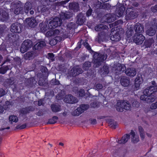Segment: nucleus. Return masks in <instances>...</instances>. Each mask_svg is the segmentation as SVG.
Returning a JSON list of instances; mask_svg holds the SVG:
<instances>
[{
	"label": "nucleus",
	"mask_w": 157,
	"mask_h": 157,
	"mask_svg": "<svg viewBox=\"0 0 157 157\" xmlns=\"http://www.w3.org/2000/svg\"><path fill=\"white\" fill-rule=\"evenodd\" d=\"M152 86L147 87L144 91V94L140 97L141 100L145 101L148 103L154 101L155 97L153 94L157 91V86L155 82H152Z\"/></svg>",
	"instance_id": "obj_1"
},
{
	"label": "nucleus",
	"mask_w": 157,
	"mask_h": 157,
	"mask_svg": "<svg viewBox=\"0 0 157 157\" xmlns=\"http://www.w3.org/2000/svg\"><path fill=\"white\" fill-rule=\"evenodd\" d=\"M136 35L134 39V42L137 44H142L144 40V37L141 33L143 31V26L139 23H137L135 26Z\"/></svg>",
	"instance_id": "obj_2"
},
{
	"label": "nucleus",
	"mask_w": 157,
	"mask_h": 157,
	"mask_svg": "<svg viewBox=\"0 0 157 157\" xmlns=\"http://www.w3.org/2000/svg\"><path fill=\"white\" fill-rule=\"evenodd\" d=\"M61 21L58 17H56L49 22L48 24V29H52L60 25Z\"/></svg>",
	"instance_id": "obj_3"
},
{
	"label": "nucleus",
	"mask_w": 157,
	"mask_h": 157,
	"mask_svg": "<svg viewBox=\"0 0 157 157\" xmlns=\"http://www.w3.org/2000/svg\"><path fill=\"white\" fill-rule=\"evenodd\" d=\"M32 45V43L29 40H25L22 43L21 47V52L22 53H24L27 50L30 48Z\"/></svg>",
	"instance_id": "obj_4"
},
{
	"label": "nucleus",
	"mask_w": 157,
	"mask_h": 157,
	"mask_svg": "<svg viewBox=\"0 0 157 157\" xmlns=\"http://www.w3.org/2000/svg\"><path fill=\"white\" fill-rule=\"evenodd\" d=\"M123 31L122 29H121L120 31L119 32H119L118 33H116L114 35H113V33H111V40L113 41H119L121 38V36L123 33Z\"/></svg>",
	"instance_id": "obj_5"
},
{
	"label": "nucleus",
	"mask_w": 157,
	"mask_h": 157,
	"mask_svg": "<svg viewBox=\"0 0 157 157\" xmlns=\"http://www.w3.org/2000/svg\"><path fill=\"white\" fill-rule=\"evenodd\" d=\"M64 101L69 103H74L77 102V99L71 95H68L65 96L64 99Z\"/></svg>",
	"instance_id": "obj_6"
},
{
	"label": "nucleus",
	"mask_w": 157,
	"mask_h": 157,
	"mask_svg": "<svg viewBox=\"0 0 157 157\" xmlns=\"http://www.w3.org/2000/svg\"><path fill=\"white\" fill-rule=\"evenodd\" d=\"M143 82L142 78L138 76L135 80V90H138L140 87V85Z\"/></svg>",
	"instance_id": "obj_7"
},
{
	"label": "nucleus",
	"mask_w": 157,
	"mask_h": 157,
	"mask_svg": "<svg viewBox=\"0 0 157 157\" xmlns=\"http://www.w3.org/2000/svg\"><path fill=\"white\" fill-rule=\"evenodd\" d=\"M25 22L32 27H33L37 25V23L34 18H28L25 21Z\"/></svg>",
	"instance_id": "obj_8"
},
{
	"label": "nucleus",
	"mask_w": 157,
	"mask_h": 157,
	"mask_svg": "<svg viewBox=\"0 0 157 157\" xmlns=\"http://www.w3.org/2000/svg\"><path fill=\"white\" fill-rule=\"evenodd\" d=\"M101 55L98 54L97 53H95L94 54V57L96 60L97 61H95L96 62H98L100 61H101L102 60H104L106 59L107 58V56L106 54L104 55L103 56H101L100 57ZM94 62H95L94 61Z\"/></svg>",
	"instance_id": "obj_9"
},
{
	"label": "nucleus",
	"mask_w": 157,
	"mask_h": 157,
	"mask_svg": "<svg viewBox=\"0 0 157 157\" xmlns=\"http://www.w3.org/2000/svg\"><path fill=\"white\" fill-rule=\"evenodd\" d=\"M89 107V106L87 105H81L80 108H78L76 110V111H78V113L74 114L75 115L78 116L80 114L82 113L83 111L87 109Z\"/></svg>",
	"instance_id": "obj_10"
},
{
	"label": "nucleus",
	"mask_w": 157,
	"mask_h": 157,
	"mask_svg": "<svg viewBox=\"0 0 157 157\" xmlns=\"http://www.w3.org/2000/svg\"><path fill=\"white\" fill-rule=\"evenodd\" d=\"M20 24L16 23L12 25L11 28V31L14 33H19L20 32L21 29Z\"/></svg>",
	"instance_id": "obj_11"
},
{
	"label": "nucleus",
	"mask_w": 157,
	"mask_h": 157,
	"mask_svg": "<svg viewBox=\"0 0 157 157\" xmlns=\"http://www.w3.org/2000/svg\"><path fill=\"white\" fill-rule=\"evenodd\" d=\"M59 32V30L55 29L54 30H50L46 34V36H53L55 37L58 35Z\"/></svg>",
	"instance_id": "obj_12"
},
{
	"label": "nucleus",
	"mask_w": 157,
	"mask_h": 157,
	"mask_svg": "<svg viewBox=\"0 0 157 157\" xmlns=\"http://www.w3.org/2000/svg\"><path fill=\"white\" fill-rule=\"evenodd\" d=\"M126 75L129 76L133 77L136 75V71L133 68H129L127 69L125 71Z\"/></svg>",
	"instance_id": "obj_13"
},
{
	"label": "nucleus",
	"mask_w": 157,
	"mask_h": 157,
	"mask_svg": "<svg viewBox=\"0 0 157 157\" xmlns=\"http://www.w3.org/2000/svg\"><path fill=\"white\" fill-rule=\"evenodd\" d=\"M131 134L132 136V141L134 143H136L139 141L138 136L136 135L135 132L131 131Z\"/></svg>",
	"instance_id": "obj_14"
},
{
	"label": "nucleus",
	"mask_w": 157,
	"mask_h": 157,
	"mask_svg": "<svg viewBox=\"0 0 157 157\" xmlns=\"http://www.w3.org/2000/svg\"><path fill=\"white\" fill-rule=\"evenodd\" d=\"M126 13L128 15V17L129 19H133L135 17V16L133 12L132 11L131 9H127L126 11Z\"/></svg>",
	"instance_id": "obj_15"
},
{
	"label": "nucleus",
	"mask_w": 157,
	"mask_h": 157,
	"mask_svg": "<svg viewBox=\"0 0 157 157\" xmlns=\"http://www.w3.org/2000/svg\"><path fill=\"white\" fill-rule=\"evenodd\" d=\"M122 104V101H118L117 102L116 105V108L117 111L120 112L123 111L124 107Z\"/></svg>",
	"instance_id": "obj_16"
},
{
	"label": "nucleus",
	"mask_w": 157,
	"mask_h": 157,
	"mask_svg": "<svg viewBox=\"0 0 157 157\" xmlns=\"http://www.w3.org/2000/svg\"><path fill=\"white\" fill-rule=\"evenodd\" d=\"M129 138V136L126 135L123 136L120 140H118V143L119 144H124L126 143Z\"/></svg>",
	"instance_id": "obj_17"
},
{
	"label": "nucleus",
	"mask_w": 157,
	"mask_h": 157,
	"mask_svg": "<svg viewBox=\"0 0 157 157\" xmlns=\"http://www.w3.org/2000/svg\"><path fill=\"white\" fill-rule=\"evenodd\" d=\"M107 122L109 124V126L113 128H115L117 126V123L113 120L109 119L107 120Z\"/></svg>",
	"instance_id": "obj_18"
},
{
	"label": "nucleus",
	"mask_w": 157,
	"mask_h": 157,
	"mask_svg": "<svg viewBox=\"0 0 157 157\" xmlns=\"http://www.w3.org/2000/svg\"><path fill=\"white\" fill-rule=\"evenodd\" d=\"M121 83L123 86H127L129 85L130 81L128 79L126 78H122L121 80Z\"/></svg>",
	"instance_id": "obj_19"
},
{
	"label": "nucleus",
	"mask_w": 157,
	"mask_h": 157,
	"mask_svg": "<svg viewBox=\"0 0 157 157\" xmlns=\"http://www.w3.org/2000/svg\"><path fill=\"white\" fill-rule=\"evenodd\" d=\"M72 71L73 72L72 75L73 76H75L81 73V71H80V69L78 68V67L76 68H75V67L73 68V69L72 70Z\"/></svg>",
	"instance_id": "obj_20"
},
{
	"label": "nucleus",
	"mask_w": 157,
	"mask_h": 157,
	"mask_svg": "<svg viewBox=\"0 0 157 157\" xmlns=\"http://www.w3.org/2000/svg\"><path fill=\"white\" fill-rule=\"evenodd\" d=\"M106 17H107L106 21L108 23L111 22L115 19V18L111 14H108L106 15Z\"/></svg>",
	"instance_id": "obj_21"
},
{
	"label": "nucleus",
	"mask_w": 157,
	"mask_h": 157,
	"mask_svg": "<svg viewBox=\"0 0 157 157\" xmlns=\"http://www.w3.org/2000/svg\"><path fill=\"white\" fill-rule=\"evenodd\" d=\"M45 44L43 41H41L40 42L37 43L34 46V48L36 49H39L42 47L44 46Z\"/></svg>",
	"instance_id": "obj_22"
},
{
	"label": "nucleus",
	"mask_w": 157,
	"mask_h": 157,
	"mask_svg": "<svg viewBox=\"0 0 157 157\" xmlns=\"http://www.w3.org/2000/svg\"><path fill=\"white\" fill-rule=\"evenodd\" d=\"M125 10V8L123 6H121L120 9L118 10V12H116V15L117 17L121 16L124 12V11Z\"/></svg>",
	"instance_id": "obj_23"
},
{
	"label": "nucleus",
	"mask_w": 157,
	"mask_h": 157,
	"mask_svg": "<svg viewBox=\"0 0 157 157\" xmlns=\"http://www.w3.org/2000/svg\"><path fill=\"white\" fill-rule=\"evenodd\" d=\"M9 120L11 123L13 122L16 123L18 121V118L16 116L12 115L9 117Z\"/></svg>",
	"instance_id": "obj_24"
},
{
	"label": "nucleus",
	"mask_w": 157,
	"mask_h": 157,
	"mask_svg": "<svg viewBox=\"0 0 157 157\" xmlns=\"http://www.w3.org/2000/svg\"><path fill=\"white\" fill-rule=\"evenodd\" d=\"M33 54L32 52H28L25 55V58L26 59H30L34 57Z\"/></svg>",
	"instance_id": "obj_25"
},
{
	"label": "nucleus",
	"mask_w": 157,
	"mask_h": 157,
	"mask_svg": "<svg viewBox=\"0 0 157 157\" xmlns=\"http://www.w3.org/2000/svg\"><path fill=\"white\" fill-rule=\"evenodd\" d=\"M139 130L141 138L142 139H144L145 137V134L143 129L141 127H140L139 128Z\"/></svg>",
	"instance_id": "obj_26"
},
{
	"label": "nucleus",
	"mask_w": 157,
	"mask_h": 157,
	"mask_svg": "<svg viewBox=\"0 0 157 157\" xmlns=\"http://www.w3.org/2000/svg\"><path fill=\"white\" fill-rule=\"evenodd\" d=\"M107 27L106 26L104 27L103 25L102 24H100L99 25H98L97 26H96L95 27V30L96 31H101V29H107Z\"/></svg>",
	"instance_id": "obj_27"
},
{
	"label": "nucleus",
	"mask_w": 157,
	"mask_h": 157,
	"mask_svg": "<svg viewBox=\"0 0 157 157\" xmlns=\"http://www.w3.org/2000/svg\"><path fill=\"white\" fill-rule=\"evenodd\" d=\"M52 110L54 112H57L60 111V109L59 106L55 105H52L51 106Z\"/></svg>",
	"instance_id": "obj_28"
},
{
	"label": "nucleus",
	"mask_w": 157,
	"mask_h": 157,
	"mask_svg": "<svg viewBox=\"0 0 157 157\" xmlns=\"http://www.w3.org/2000/svg\"><path fill=\"white\" fill-rule=\"evenodd\" d=\"M122 105L124 106V109L128 110L130 109V105L128 102H126L124 101H122Z\"/></svg>",
	"instance_id": "obj_29"
},
{
	"label": "nucleus",
	"mask_w": 157,
	"mask_h": 157,
	"mask_svg": "<svg viewBox=\"0 0 157 157\" xmlns=\"http://www.w3.org/2000/svg\"><path fill=\"white\" fill-rule=\"evenodd\" d=\"M155 32L156 30L155 29H150L147 31V33L150 36H152L155 34Z\"/></svg>",
	"instance_id": "obj_30"
},
{
	"label": "nucleus",
	"mask_w": 157,
	"mask_h": 157,
	"mask_svg": "<svg viewBox=\"0 0 157 157\" xmlns=\"http://www.w3.org/2000/svg\"><path fill=\"white\" fill-rule=\"evenodd\" d=\"M41 31L42 32H45L48 29L47 27H45V25L43 23L40 24V25Z\"/></svg>",
	"instance_id": "obj_31"
},
{
	"label": "nucleus",
	"mask_w": 157,
	"mask_h": 157,
	"mask_svg": "<svg viewBox=\"0 0 157 157\" xmlns=\"http://www.w3.org/2000/svg\"><path fill=\"white\" fill-rule=\"evenodd\" d=\"M31 8V4L29 2L26 3L25 5V9L26 13H28V10Z\"/></svg>",
	"instance_id": "obj_32"
},
{
	"label": "nucleus",
	"mask_w": 157,
	"mask_h": 157,
	"mask_svg": "<svg viewBox=\"0 0 157 157\" xmlns=\"http://www.w3.org/2000/svg\"><path fill=\"white\" fill-rule=\"evenodd\" d=\"M58 119V117H57L55 116L53 117L52 119L49 120V122L51 124H54L56 123Z\"/></svg>",
	"instance_id": "obj_33"
},
{
	"label": "nucleus",
	"mask_w": 157,
	"mask_h": 157,
	"mask_svg": "<svg viewBox=\"0 0 157 157\" xmlns=\"http://www.w3.org/2000/svg\"><path fill=\"white\" fill-rule=\"evenodd\" d=\"M8 69V67H2L0 68V73L4 74L5 73Z\"/></svg>",
	"instance_id": "obj_34"
},
{
	"label": "nucleus",
	"mask_w": 157,
	"mask_h": 157,
	"mask_svg": "<svg viewBox=\"0 0 157 157\" xmlns=\"http://www.w3.org/2000/svg\"><path fill=\"white\" fill-rule=\"evenodd\" d=\"M126 67L124 65H120L118 66L117 69L120 71H123L125 69Z\"/></svg>",
	"instance_id": "obj_35"
},
{
	"label": "nucleus",
	"mask_w": 157,
	"mask_h": 157,
	"mask_svg": "<svg viewBox=\"0 0 157 157\" xmlns=\"http://www.w3.org/2000/svg\"><path fill=\"white\" fill-rule=\"evenodd\" d=\"M133 33L132 29V28L130 30H128L127 31L126 33L127 36H128V37L129 36H131L132 35V34Z\"/></svg>",
	"instance_id": "obj_36"
},
{
	"label": "nucleus",
	"mask_w": 157,
	"mask_h": 157,
	"mask_svg": "<svg viewBox=\"0 0 157 157\" xmlns=\"http://www.w3.org/2000/svg\"><path fill=\"white\" fill-rule=\"evenodd\" d=\"M48 58L51 59L52 61H53L54 60V55L52 53H49L48 54Z\"/></svg>",
	"instance_id": "obj_37"
},
{
	"label": "nucleus",
	"mask_w": 157,
	"mask_h": 157,
	"mask_svg": "<svg viewBox=\"0 0 157 157\" xmlns=\"http://www.w3.org/2000/svg\"><path fill=\"white\" fill-rule=\"evenodd\" d=\"M132 106L133 107H137L139 106V104L137 101H135L132 103Z\"/></svg>",
	"instance_id": "obj_38"
},
{
	"label": "nucleus",
	"mask_w": 157,
	"mask_h": 157,
	"mask_svg": "<svg viewBox=\"0 0 157 157\" xmlns=\"http://www.w3.org/2000/svg\"><path fill=\"white\" fill-rule=\"evenodd\" d=\"M57 43L55 39H52L50 42V44L51 45H53L56 44Z\"/></svg>",
	"instance_id": "obj_39"
},
{
	"label": "nucleus",
	"mask_w": 157,
	"mask_h": 157,
	"mask_svg": "<svg viewBox=\"0 0 157 157\" xmlns=\"http://www.w3.org/2000/svg\"><path fill=\"white\" fill-rule=\"evenodd\" d=\"M90 63L89 62H86L83 65V68L86 69L85 67H90Z\"/></svg>",
	"instance_id": "obj_40"
},
{
	"label": "nucleus",
	"mask_w": 157,
	"mask_h": 157,
	"mask_svg": "<svg viewBox=\"0 0 157 157\" xmlns=\"http://www.w3.org/2000/svg\"><path fill=\"white\" fill-rule=\"evenodd\" d=\"M102 86L100 84H97L96 86V89L97 90L100 89L102 88Z\"/></svg>",
	"instance_id": "obj_41"
},
{
	"label": "nucleus",
	"mask_w": 157,
	"mask_h": 157,
	"mask_svg": "<svg viewBox=\"0 0 157 157\" xmlns=\"http://www.w3.org/2000/svg\"><path fill=\"white\" fill-rule=\"evenodd\" d=\"M84 94V90H81L79 91V95L80 97L82 96Z\"/></svg>",
	"instance_id": "obj_42"
},
{
	"label": "nucleus",
	"mask_w": 157,
	"mask_h": 157,
	"mask_svg": "<svg viewBox=\"0 0 157 157\" xmlns=\"http://www.w3.org/2000/svg\"><path fill=\"white\" fill-rule=\"evenodd\" d=\"M90 123L92 124H95L96 123V121L95 119H91L90 120Z\"/></svg>",
	"instance_id": "obj_43"
},
{
	"label": "nucleus",
	"mask_w": 157,
	"mask_h": 157,
	"mask_svg": "<svg viewBox=\"0 0 157 157\" xmlns=\"http://www.w3.org/2000/svg\"><path fill=\"white\" fill-rule=\"evenodd\" d=\"M84 46L88 50L90 49L91 48L89 46L87 42H85L84 43Z\"/></svg>",
	"instance_id": "obj_44"
},
{
	"label": "nucleus",
	"mask_w": 157,
	"mask_h": 157,
	"mask_svg": "<svg viewBox=\"0 0 157 157\" xmlns=\"http://www.w3.org/2000/svg\"><path fill=\"white\" fill-rule=\"evenodd\" d=\"M92 12V10L90 9H89L86 13V15L88 16H90Z\"/></svg>",
	"instance_id": "obj_45"
},
{
	"label": "nucleus",
	"mask_w": 157,
	"mask_h": 157,
	"mask_svg": "<svg viewBox=\"0 0 157 157\" xmlns=\"http://www.w3.org/2000/svg\"><path fill=\"white\" fill-rule=\"evenodd\" d=\"M18 9H17V10H16L14 11V13L16 14H18L20 13V11H18Z\"/></svg>",
	"instance_id": "obj_46"
},
{
	"label": "nucleus",
	"mask_w": 157,
	"mask_h": 157,
	"mask_svg": "<svg viewBox=\"0 0 157 157\" xmlns=\"http://www.w3.org/2000/svg\"><path fill=\"white\" fill-rule=\"evenodd\" d=\"M3 112V109L2 106L0 105V113H2Z\"/></svg>",
	"instance_id": "obj_47"
},
{
	"label": "nucleus",
	"mask_w": 157,
	"mask_h": 157,
	"mask_svg": "<svg viewBox=\"0 0 157 157\" xmlns=\"http://www.w3.org/2000/svg\"><path fill=\"white\" fill-rule=\"evenodd\" d=\"M25 127L26 125H22L21 126L20 128L21 129H22L25 128Z\"/></svg>",
	"instance_id": "obj_48"
},
{
	"label": "nucleus",
	"mask_w": 157,
	"mask_h": 157,
	"mask_svg": "<svg viewBox=\"0 0 157 157\" xmlns=\"http://www.w3.org/2000/svg\"><path fill=\"white\" fill-rule=\"evenodd\" d=\"M146 134L148 137H151V134L150 133L147 132L146 133Z\"/></svg>",
	"instance_id": "obj_49"
},
{
	"label": "nucleus",
	"mask_w": 157,
	"mask_h": 157,
	"mask_svg": "<svg viewBox=\"0 0 157 157\" xmlns=\"http://www.w3.org/2000/svg\"><path fill=\"white\" fill-rule=\"evenodd\" d=\"M42 103L41 100H40L38 101V105L39 106L41 105H42Z\"/></svg>",
	"instance_id": "obj_50"
},
{
	"label": "nucleus",
	"mask_w": 157,
	"mask_h": 157,
	"mask_svg": "<svg viewBox=\"0 0 157 157\" xmlns=\"http://www.w3.org/2000/svg\"><path fill=\"white\" fill-rule=\"evenodd\" d=\"M117 24V23L116 22L115 23H113L112 24H109L110 27H111L112 26H113V25H114V26H115V25Z\"/></svg>",
	"instance_id": "obj_51"
},
{
	"label": "nucleus",
	"mask_w": 157,
	"mask_h": 157,
	"mask_svg": "<svg viewBox=\"0 0 157 157\" xmlns=\"http://www.w3.org/2000/svg\"><path fill=\"white\" fill-rule=\"evenodd\" d=\"M59 145L62 146H63V144L62 143H59Z\"/></svg>",
	"instance_id": "obj_52"
},
{
	"label": "nucleus",
	"mask_w": 157,
	"mask_h": 157,
	"mask_svg": "<svg viewBox=\"0 0 157 157\" xmlns=\"http://www.w3.org/2000/svg\"><path fill=\"white\" fill-rule=\"evenodd\" d=\"M30 13L31 14H32L33 13H34V12L33 11H32V10H31L30 11Z\"/></svg>",
	"instance_id": "obj_53"
},
{
	"label": "nucleus",
	"mask_w": 157,
	"mask_h": 157,
	"mask_svg": "<svg viewBox=\"0 0 157 157\" xmlns=\"http://www.w3.org/2000/svg\"><path fill=\"white\" fill-rule=\"evenodd\" d=\"M117 22H119V23H122V22L121 21V20H120V21H118Z\"/></svg>",
	"instance_id": "obj_54"
},
{
	"label": "nucleus",
	"mask_w": 157,
	"mask_h": 157,
	"mask_svg": "<svg viewBox=\"0 0 157 157\" xmlns=\"http://www.w3.org/2000/svg\"><path fill=\"white\" fill-rule=\"evenodd\" d=\"M49 1H50V2H53L54 1H55V0H49Z\"/></svg>",
	"instance_id": "obj_55"
},
{
	"label": "nucleus",
	"mask_w": 157,
	"mask_h": 157,
	"mask_svg": "<svg viewBox=\"0 0 157 157\" xmlns=\"http://www.w3.org/2000/svg\"><path fill=\"white\" fill-rule=\"evenodd\" d=\"M70 17V16H66V18H69Z\"/></svg>",
	"instance_id": "obj_56"
},
{
	"label": "nucleus",
	"mask_w": 157,
	"mask_h": 157,
	"mask_svg": "<svg viewBox=\"0 0 157 157\" xmlns=\"http://www.w3.org/2000/svg\"><path fill=\"white\" fill-rule=\"evenodd\" d=\"M9 101H6V104H9Z\"/></svg>",
	"instance_id": "obj_57"
},
{
	"label": "nucleus",
	"mask_w": 157,
	"mask_h": 157,
	"mask_svg": "<svg viewBox=\"0 0 157 157\" xmlns=\"http://www.w3.org/2000/svg\"><path fill=\"white\" fill-rule=\"evenodd\" d=\"M66 114H65V113H63V115L64 116H65V115H66Z\"/></svg>",
	"instance_id": "obj_58"
},
{
	"label": "nucleus",
	"mask_w": 157,
	"mask_h": 157,
	"mask_svg": "<svg viewBox=\"0 0 157 157\" xmlns=\"http://www.w3.org/2000/svg\"><path fill=\"white\" fill-rule=\"evenodd\" d=\"M4 94H2V95H0V97L2 96Z\"/></svg>",
	"instance_id": "obj_59"
},
{
	"label": "nucleus",
	"mask_w": 157,
	"mask_h": 157,
	"mask_svg": "<svg viewBox=\"0 0 157 157\" xmlns=\"http://www.w3.org/2000/svg\"><path fill=\"white\" fill-rule=\"evenodd\" d=\"M59 83V82H57V83H56V84L58 85Z\"/></svg>",
	"instance_id": "obj_60"
},
{
	"label": "nucleus",
	"mask_w": 157,
	"mask_h": 157,
	"mask_svg": "<svg viewBox=\"0 0 157 157\" xmlns=\"http://www.w3.org/2000/svg\"><path fill=\"white\" fill-rule=\"evenodd\" d=\"M155 8H157V6H155Z\"/></svg>",
	"instance_id": "obj_61"
},
{
	"label": "nucleus",
	"mask_w": 157,
	"mask_h": 157,
	"mask_svg": "<svg viewBox=\"0 0 157 157\" xmlns=\"http://www.w3.org/2000/svg\"><path fill=\"white\" fill-rule=\"evenodd\" d=\"M113 29H112V32H113Z\"/></svg>",
	"instance_id": "obj_62"
},
{
	"label": "nucleus",
	"mask_w": 157,
	"mask_h": 157,
	"mask_svg": "<svg viewBox=\"0 0 157 157\" xmlns=\"http://www.w3.org/2000/svg\"><path fill=\"white\" fill-rule=\"evenodd\" d=\"M50 145L51 146H52V145H51V144Z\"/></svg>",
	"instance_id": "obj_63"
},
{
	"label": "nucleus",
	"mask_w": 157,
	"mask_h": 157,
	"mask_svg": "<svg viewBox=\"0 0 157 157\" xmlns=\"http://www.w3.org/2000/svg\"><path fill=\"white\" fill-rule=\"evenodd\" d=\"M86 0H83V1H85Z\"/></svg>",
	"instance_id": "obj_64"
}]
</instances>
